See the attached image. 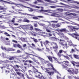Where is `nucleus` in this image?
<instances>
[{"instance_id": "nucleus-18", "label": "nucleus", "mask_w": 79, "mask_h": 79, "mask_svg": "<svg viewBox=\"0 0 79 79\" xmlns=\"http://www.w3.org/2000/svg\"><path fill=\"white\" fill-rule=\"evenodd\" d=\"M66 31V28H62L59 30V31H60V32H65Z\"/></svg>"}, {"instance_id": "nucleus-59", "label": "nucleus", "mask_w": 79, "mask_h": 79, "mask_svg": "<svg viewBox=\"0 0 79 79\" xmlns=\"http://www.w3.org/2000/svg\"><path fill=\"white\" fill-rule=\"evenodd\" d=\"M37 17H38L39 18H44V17L42 16H37Z\"/></svg>"}, {"instance_id": "nucleus-48", "label": "nucleus", "mask_w": 79, "mask_h": 79, "mask_svg": "<svg viewBox=\"0 0 79 79\" xmlns=\"http://www.w3.org/2000/svg\"><path fill=\"white\" fill-rule=\"evenodd\" d=\"M33 19H39L38 18L36 17H33L32 18Z\"/></svg>"}, {"instance_id": "nucleus-34", "label": "nucleus", "mask_w": 79, "mask_h": 79, "mask_svg": "<svg viewBox=\"0 0 79 79\" xmlns=\"http://www.w3.org/2000/svg\"><path fill=\"white\" fill-rule=\"evenodd\" d=\"M2 56L4 58H7V56H6V54H4V53H3V52L2 53Z\"/></svg>"}, {"instance_id": "nucleus-41", "label": "nucleus", "mask_w": 79, "mask_h": 79, "mask_svg": "<svg viewBox=\"0 0 79 79\" xmlns=\"http://www.w3.org/2000/svg\"><path fill=\"white\" fill-rule=\"evenodd\" d=\"M25 38H20V40H22V42H24V40H25Z\"/></svg>"}, {"instance_id": "nucleus-58", "label": "nucleus", "mask_w": 79, "mask_h": 79, "mask_svg": "<svg viewBox=\"0 0 79 79\" xmlns=\"http://www.w3.org/2000/svg\"><path fill=\"white\" fill-rule=\"evenodd\" d=\"M13 47H14L16 48V47H17V45L16 44H14L13 45Z\"/></svg>"}, {"instance_id": "nucleus-11", "label": "nucleus", "mask_w": 79, "mask_h": 79, "mask_svg": "<svg viewBox=\"0 0 79 79\" xmlns=\"http://www.w3.org/2000/svg\"><path fill=\"white\" fill-rule=\"evenodd\" d=\"M52 16H54L55 17H56L58 18V17H60V15H59L57 14L53 13L51 15Z\"/></svg>"}, {"instance_id": "nucleus-32", "label": "nucleus", "mask_w": 79, "mask_h": 79, "mask_svg": "<svg viewBox=\"0 0 79 79\" xmlns=\"http://www.w3.org/2000/svg\"><path fill=\"white\" fill-rule=\"evenodd\" d=\"M53 39H55L56 40V41H57V40L60 41H61V40H62L61 39L59 40V39H58L56 37H53Z\"/></svg>"}, {"instance_id": "nucleus-35", "label": "nucleus", "mask_w": 79, "mask_h": 79, "mask_svg": "<svg viewBox=\"0 0 79 79\" xmlns=\"http://www.w3.org/2000/svg\"><path fill=\"white\" fill-rule=\"evenodd\" d=\"M73 8H75V9H79V7L76 6H74Z\"/></svg>"}, {"instance_id": "nucleus-42", "label": "nucleus", "mask_w": 79, "mask_h": 79, "mask_svg": "<svg viewBox=\"0 0 79 79\" xmlns=\"http://www.w3.org/2000/svg\"><path fill=\"white\" fill-rule=\"evenodd\" d=\"M57 10L59 11H61V12L63 11V9H57Z\"/></svg>"}, {"instance_id": "nucleus-12", "label": "nucleus", "mask_w": 79, "mask_h": 79, "mask_svg": "<svg viewBox=\"0 0 79 79\" xmlns=\"http://www.w3.org/2000/svg\"><path fill=\"white\" fill-rule=\"evenodd\" d=\"M18 12L20 13L21 15H27V16H33V15L31 14H27V13H23L19 12Z\"/></svg>"}, {"instance_id": "nucleus-23", "label": "nucleus", "mask_w": 79, "mask_h": 79, "mask_svg": "<svg viewBox=\"0 0 79 79\" xmlns=\"http://www.w3.org/2000/svg\"><path fill=\"white\" fill-rule=\"evenodd\" d=\"M63 63H64V64H65L66 65H67V66H68V65L69 64V62L66 61H63Z\"/></svg>"}, {"instance_id": "nucleus-13", "label": "nucleus", "mask_w": 79, "mask_h": 79, "mask_svg": "<svg viewBox=\"0 0 79 79\" xmlns=\"http://www.w3.org/2000/svg\"><path fill=\"white\" fill-rule=\"evenodd\" d=\"M42 22H47V23H57L58 22V21H51L49 22L48 21H46L44 20H42Z\"/></svg>"}, {"instance_id": "nucleus-22", "label": "nucleus", "mask_w": 79, "mask_h": 79, "mask_svg": "<svg viewBox=\"0 0 79 79\" xmlns=\"http://www.w3.org/2000/svg\"><path fill=\"white\" fill-rule=\"evenodd\" d=\"M30 38L31 39H33V40L34 42H35V43H37V42H38V40H37L36 39H35L34 38H32V37H31Z\"/></svg>"}, {"instance_id": "nucleus-10", "label": "nucleus", "mask_w": 79, "mask_h": 79, "mask_svg": "<svg viewBox=\"0 0 79 79\" xmlns=\"http://www.w3.org/2000/svg\"><path fill=\"white\" fill-rule=\"evenodd\" d=\"M0 1H1L2 2H5L6 3H9V4H13L14 5H17L16 3H14L13 2H7L4 1H3V0H0Z\"/></svg>"}, {"instance_id": "nucleus-28", "label": "nucleus", "mask_w": 79, "mask_h": 79, "mask_svg": "<svg viewBox=\"0 0 79 79\" xmlns=\"http://www.w3.org/2000/svg\"><path fill=\"white\" fill-rule=\"evenodd\" d=\"M73 56L75 58H76V59H79V56L74 54Z\"/></svg>"}, {"instance_id": "nucleus-2", "label": "nucleus", "mask_w": 79, "mask_h": 79, "mask_svg": "<svg viewBox=\"0 0 79 79\" xmlns=\"http://www.w3.org/2000/svg\"><path fill=\"white\" fill-rule=\"evenodd\" d=\"M68 28L72 32H74L75 33H76V31H75L74 29H76V30H79V28H77L76 27H73L71 26H68Z\"/></svg>"}, {"instance_id": "nucleus-17", "label": "nucleus", "mask_w": 79, "mask_h": 79, "mask_svg": "<svg viewBox=\"0 0 79 79\" xmlns=\"http://www.w3.org/2000/svg\"><path fill=\"white\" fill-rule=\"evenodd\" d=\"M46 2H49V3H55V2H54L53 1H52L50 0H45Z\"/></svg>"}, {"instance_id": "nucleus-60", "label": "nucleus", "mask_w": 79, "mask_h": 79, "mask_svg": "<svg viewBox=\"0 0 79 79\" xmlns=\"http://www.w3.org/2000/svg\"><path fill=\"white\" fill-rule=\"evenodd\" d=\"M15 66H16V67L18 68V69H19V68H20L21 67L20 66H19V65H15Z\"/></svg>"}, {"instance_id": "nucleus-52", "label": "nucleus", "mask_w": 79, "mask_h": 79, "mask_svg": "<svg viewBox=\"0 0 79 79\" xmlns=\"http://www.w3.org/2000/svg\"><path fill=\"white\" fill-rule=\"evenodd\" d=\"M7 33L5 32V31H3L2 32V34H5V35H6L7 34Z\"/></svg>"}, {"instance_id": "nucleus-25", "label": "nucleus", "mask_w": 79, "mask_h": 79, "mask_svg": "<svg viewBox=\"0 0 79 79\" xmlns=\"http://www.w3.org/2000/svg\"><path fill=\"white\" fill-rule=\"evenodd\" d=\"M35 77H38L40 79H45L43 75L41 76V77H38V76H35Z\"/></svg>"}, {"instance_id": "nucleus-24", "label": "nucleus", "mask_w": 79, "mask_h": 79, "mask_svg": "<svg viewBox=\"0 0 79 79\" xmlns=\"http://www.w3.org/2000/svg\"><path fill=\"white\" fill-rule=\"evenodd\" d=\"M50 28L49 27H48L46 28V30L48 32H50L51 31L49 30Z\"/></svg>"}, {"instance_id": "nucleus-31", "label": "nucleus", "mask_w": 79, "mask_h": 79, "mask_svg": "<svg viewBox=\"0 0 79 79\" xmlns=\"http://www.w3.org/2000/svg\"><path fill=\"white\" fill-rule=\"evenodd\" d=\"M48 58L49 60H50V61H51V62H53V60H52V58L51 57L48 56Z\"/></svg>"}, {"instance_id": "nucleus-8", "label": "nucleus", "mask_w": 79, "mask_h": 79, "mask_svg": "<svg viewBox=\"0 0 79 79\" xmlns=\"http://www.w3.org/2000/svg\"><path fill=\"white\" fill-rule=\"evenodd\" d=\"M61 24L60 23H57L56 24H52L51 26L53 28H56V27H61Z\"/></svg>"}, {"instance_id": "nucleus-49", "label": "nucleus", "mask_w": 79, "mask_h": 79, "mask_svg": "<svg viewBox=\"0 0 79 79\" xmlns=\"http://www.w3.org/2000/svg\"><path fill=\"white\" fill-rule=\"evenodd\" d=\"M65 15H66L67 16H68V15H69L71 14H70H70H69V12H65Z\"/></svg>"}, {"instance_id": "nucleus-1", "label": "nucleus", "mask_w": 79, "mask_h": 79, "mask_svg": "<svg viewBox=\"0 0 79 79\" xmlns=\"http://www.w3.org/2000/svg\"><path fill=\"white\" fill-rule=\"evenodd\" d=\"M23 27H25V29H29V30H31V31H32V30H33V27L31 24H27V25H23L22 26V27H21L23 29H24V28Z\"/></svg>"}, {"instance_id": "nucleus-30", "label": "nucleus", "mask_w": 79, "mask_h": 79, "mask_svg": "<svg viewBox=\"0 0 79 79\" xmlns=\"http://www.w3.org/2000/svg\"><path fill=\"white\" fill-rule=\"evenodd\" d=\"M33 33L31 32V35H34V36H36V35H37L36 33L35 32H33Z\"/></svg>"}, {"instance_id": "nucleus-40", "label": "nucleus", "mask_w": 79, "mask_h": 79, "mask_svg": "<svg viewBox=\"0 0 79 79\" xmlns=\"http://www.w3.org/2000/svg\"><path fill=\"white\" fill-rule=\"evenodd\" d=\"M60 1L61 2H66V1H68V2H70V1H71V0H60Z\"/></svg>"}, {"instance_id": "nucleus-7", "label": "nucleus", "mask_w": 79, "mask_h": 79, "mask_svg": "<svg viewBox=\"0 0 79 79\" xmlns=\"http://www.w3.org/2000/svg\"><path fill=\"white\" fill-rule=\"evenodd\" d=\"M44 71L45 72H47L49 75H50L51 76H52V74H54V72H49V68H44Z\"/></svg>"}, {"instance_id": "nucleus-6", "label": "nucleus", "mask_w": 79, "mask_h": 79, "mask_svg": "<svg viewBox=\"0 0 79 79\" xmlns=\"http://www.w3.org/2000/svg\"><path fill=\"white\" fill-rule=\"evenodd\" d=\"M1 48L3 50H6V51H15V49H13L12 48H6L5 47H3V46H1Z\"/></svg>"}, {"instance_id": "nucleus-39", "label": "nucleus", "mask_w": 79, "mask_h": 79, "mask_svg": "<svg viewBox=\"0 0 79 79\" xmlns=\"http://www.w3.org/2000/svg\"><path fill=\"white\" fill-rule=\"evenodd\" d=\"M15 18H13V19L11 20V22L12 23H15Z\"/></svg>"}, {"instance_id": "nucleus-20", "label": "nucleus", "mask_w": 79, "mask_h": 79, "mask_svg": "<svg viewBox=\"0 0 79 79\" xmlns=\"http://www.w3.org/2000/svg\"><path fill=\"white\" fill-rule=\"evenodd\" d=\"M29 5H30V6H32V7H34V8H40V7L38 6H36L34 5H33L31 4H30Z\"/></svg>"}, {"instance_id": "nucleus-4", "label": "nucleus", "mask_w": 79, "mask_h": 79, "mask_svg": "<svg viewBox=\"0 0 79 79\" xmlns=\"http://www.w3.org/2000/svg\"><path fill=\"white\" fill-rule=\"evenodd\" d=\"M71 36L74 37L76 39H77L79 41V35L78 34L73 33V34H69Z\"/></svg>"}, {"instance_id": "nucleus-44", "label": "nucleus", "mask_w": 79, "mask_h": 79, "mask_svg": "<svg viewBox=\"0 0 79 79\" xmlns=\"http://www.w3.org/2000/svg\"><path fill=\"white\" fill-rule=\"evenodd\" d=\"M68 42H69V45H70V46H71V45H72L73 44V43H72V42H71V41L69 42L68 41Z\"/></svg>"}, {"instance_id": "nucleus-9", "label": "nucleus", "mask_w": 79, "mask_h": 79, "mask_svg": "<svg viewBox=\"0 0 79 79\" xmlns=\"http://www.w3.org/2000/svg\"><path fill=\"white\" fill-rule=\"evenodd\" d=\"M51 66L52 67V68L53 70L54 71V72H55V73H58V76H59H59H61V74L59 73H58V72L57 71V70H56V69H55V68H53V65L51 64Z\"/></svg>"}, {"instance_id": "nucleus-5", "label": "nucleus", "mask_w": 79, "mask_h": 79, "mask_svg": "<svg viewBox=\"0 0 79 79\" xmlns=\"http://www.w3.org/2000/svg\"><path fill=\"white\" fill-rule=\"evenodd\" d=\"M51 11H52V10H44L43 9H41V10H37V11L38 13H41L42 12H47V13H50Z\"/></svg>"}, {"instance_id": "nucleus-14", "label": "nucleus", "mask_w": 79, "mask_h": 79, "mask_svg": "<svg viewBox=\"0 0 79 79\" xmlns=\"http://www.w3.org/2000/svg\"><path fill=\"white\" fill-rule=\"evenodd\" d=\"M52 43L54 45L55 47H53V48L54 49H58V45H57V44L56 43L52 42Z\"/></svg>"}, {"instance_id": "nucleus-27", "label": "nucleus", "mask_w": 79, "mask_h": 79, "mask_svg": "<svg viewBox=\"0 0 79 79\" xmlns=\"http://www.w3.org/2000/svg\"><path fill=\"white\" fill-rule=\"evenodd\" d=\"M23 21L24 22H26V23H29V22H30L31 21L26 19H24Z\"/></svg>"}, {"instance_id": "nucleus-64", "label": "nucleus", "mask_w": 79, "mask_h": 79, "mask_svg": "<svg viewBox=\"0 0 79 79\" xmlns=\"http://www.w3.org/2000/svg\"><path fill=\"white\" fill-rule=\"evenodd\" d=\"M34 26L35 27H37V25L36 23H34Z\"/></svg>"}, {"instance_id": "nucleus-47", "label": "nucleus", "mask_w": 79, "mask_h": 79, "mask_svg": "<svg viewBox=\"0 0 79 79\" xmlns=\"http://www.w3.org/2000/svg\"><path fill=\"white\" fill-rule=\"evenodd\" d=\"M62 56H63L65 57V58H66L67 59H68V60H69V57H68L67 56H65L63 55H62Z\"/></svg>"}, {"instance_id": "nucleus-29", "label": "nucleus", "mask_w": 79, "mask_h": 79, "mask_svg": "<svg viewBox=\"0 0 79 79\" xmlns=\"http://www.w3.org/2000/svg\"><path fill=\"white\" fill-rule=\"evenodd\" d=\"M35 31H36V32H37L39 31V32H40L41 31H42V30L39 29V28H35Z\"/></svg>"}, {"instance_id": "nucleus-26", "label": "nucleus", "mask_w": 79, "mask_h": 79, "mask_svg": "<svg viewBox=\"0 0 79 79\" xmlns=\"http://www.w3.org/2000/svg\"><path fill=\"white\" fill-rule=\"evenodd\" d=\"M16 57V56H11L10 58H9L10 60H14L15 58Z\"/></svg>"}, {"instance_id": "nucleus-63", "label": "nucleus", "mask_w": 79, "mask_h": 79, "mask_svg": "<svg viewBox=\"0 0 79 79\" xmlns=\"http://www.w3.org/2000/svg\"><path fill=\"white\" fill-rule=\"evenodd\" d=\"M74 3H77V4L78 5H79V2L75 1L74 2Z\"/></svg>"}, {"instance_id": "nucleus-57", "label": "nucleus", "mask_w": 79, "mask_h": 79, "mask_svg": "<svg viewBox=\"0 0 79 79\" xmlns=\"http://www.w3.org/2000/svg\"><path fill=\"white\" fill-rule=\"evenodd\" d=\"M15 70L16 72H17H17H18V71H19L20 70L19 69H15Z\"/></svg>"}, {"instance_id": "nucleus-15", "label": "nucleus", "mask_w": 79, "mask_h": 79, "mask_svg": "<svg viewBox=\"0 0 79 79\" xmlns=\"http://www.w3.org/2000/svg\"><path fill=\"white\" fill-rule=\"evenodd\" d=\"M19 2H23V3H27V2H29L31 0H19Z\"/></svg>"}, {"instance_id": "nucleus-53", "label": "nucleus", "mask_w": 79, "mask_h": 79, "mask_svg": "<svg viewBox=\"0 0 79 79\" xmlns=\"http://www.w3.org/2000/svg\"><path fill=\"white\" fill-rule=\"evenodd\" d=\"M16 74H18V75L19 76H20V75H21V73H20L19 72H16Z\"/></svg>"}, {"instance_id": "nucleus-36", "label": "nucleus", "mask_w": 79, "mask_h": 79, "mask_svg": "<svg viewBox=\"0 0 79 79\" xmlns=\"http://www.w3.org/2000/svg\"><path fill=\"white\" fill-rule=\"evenodd\" d=\"M49 7L51 8H56V7H57V6H50Z\"/></svg>"}, {"instance_id": "nucleus-43", "label": "nucleus", "mask_w": 79, "mask_h": 79, "mask_svg": "<svg viewBox=\"0 0 79 79\" xmlns=\"http://www.w3.org/2000/svg\"><path fill=\"white\" fill-rule=\"evenodd\" d=\"M28 72L30 75H31V74H32V73L31 70H28Z\"/></svg>"}, {"instance_id": "nucleus-3", "label": "nucleus", "mask_w": 79, "mask_h": 79, "mask_svg": "<svg viewBox=\"0 0 79 79\" xmlns=\"http://www.w3.org/2000/svg\"><path fill=\"white\" fill-rule=\"evenodd\" d=\"M76 72H74V70L73 68H69V69H67L68 72L70 73L71 74H74V73L76 74L78 73V69H76Z\"/></svg>"}, {"instance_id": "nucleus-21", "label": "nucleus", "mask_w": 79, "mask_h": 79, "mask_svg": "<svg viewBox=\"0 0 79 79\" xmlns=\"http://www.w3.org/2000/svg\"><path fill=\"white\" fill-rule=\"evenodd\" d=\"M24 7H25V8H29L30 9L29 10V11H30L31 12H32V11H33L34 10V9H31V8L26 7L25 6H24Z\"/></svg>"}, {"instance_id": "nucleus-38", "label": "nucleus", "mask_w": 79, "mask_h": 79, "mask_svg": "<svg viewBox=\"0 0 79 79\" xmlns=\"http://www.w3.org/2000/svg\"><path fill=\"white\" fill-rule=\"evenodd\" d=\"M73 52H75V50L73 49H72L71 51L70 52L71 53H73Z\"/></svg>"}, {"instance_id": "nucleus-56", "label": "nucleus", "mask_w": 79, "mask_h": 79, "mask_svg": "<svg viewBox=\"0 0 79 79\" xmlns=\"http://www.w3.org/2000/svg\"><path fill=\"white\" fill-rule=\"evenodd\" d=\"M63 52V51L61 50H60L59 51V53H62V52Z\"/></svg>"}, {"instance_id": "nucleus-19", "label": "nucleus", "mask_w": 79, "mask_h": 79, "mask_svg": "<svg viewBox=\"0 0 79 79\" xmlns=\"http://www.w3.org/2000/svg\"><path fill=\"white\" fill-rule=\"evenodd\" d=\"M38 71H38V70H37L36 69H35L34 70V73H38L40 74H41V75H42V73H41L39 72H38Z\"/></svg>"}, {"instance_id": "nucleus-54", "label": "nucleus", "mask_w": 79, "mask_h": 79, "mask_svg": "<svg viewBox=\"0 0 79 79\" xmlns=\"http://www.w3.org/2000/svg\"><path fill=\"white\" fill-rule=\"evenodd\" d=\"M70 15H73V16H76V15H77L75 13H70Z\"/></svg>"}, {"instance_id": "nucleus-45", "label": "nucleus", "mask_w": 79, "mask_h": 79, "mask_svg": "<svg viewBox=\"0 0 79 79\" xmlns=\"http://www.w3.org/2000/svg\"><path fill=\"white\" fill-rule=\"evenodd\" d=\"M37 2H39V3H42V2H43V1H42V0H36Z\"/></svg>"}, {"instance_id": "nucleus-37", "label": "nucleus", "mask_w": 79, "mask_h": 79, "mask_svg": "<svg viewBox=\"0 0 79 79\" xmlns=\"http://www.w3.org/2000/svg\"><path fill=\"white\" fill-rule=\"evenodd\" d=\"M72 24H74V25H76V26H77L79 27V24L75 23L74 22H73Z\"/></svg>"}, {"instance_id": "nucleus-16", "label": "nucleus", "mask_w": 79, "mask_h": 79, "mask_svg": "<svg viewBox=\"0 0 79 79\" xmlns=\"http://www.w3.org/2000/svg\"><path fill=\"white\" fill-rule=\"evenodd\" d=\"M71 63L74 66H75V64H79V62H75L74 61H72Z\"/></svg>"}, {"instance_id": "nucleus-55", "label": "nucleus", "mask_w": 79, "mask_h": 79, "mask_svg": "<svg viewBox=\"0 0 79 79\" xmlns=\"http://www.w3.org/2000/svg\"><path fill=\"white\" fill-rule=\"evenodd\" d=\"M62 66H63V68H64L65 69H66V68H67V67H66V66H64V64L62 65Z\"/></svg>"}, {"instance_id": "nucleus-50", "label": "nucleus", "mask_w": 79, "mask_h": 79, "mask_svg": "<svg viewBox=\"0 0 79 79\" xmlns=\"http://www.w3.org/2000/svg\"><path fill=\"white\" fill-rule=\"evenodd\" d=\"M57 55L58 56H59V57H61V55L60 54V53L59 52H58Z\"/></svg>"}, {"instance_id": "nucleus-62", "label": "nucleus", "mask_w": 79, "mask_h": 79, "mask_svg": "<svg viewBox=\"0 0 79 79\" xmlns=\"http://www.w3.org/2000/svg\"><path fill=\"white\" fill-rule=\"evenodd\" d=\"M24 42H27V38H25V40H24Z\"/></svg>"}, {"instance_id": "nucleus-61", "label": "nucleus", "mask_w": 79, "mask_h": 79, "mask_svg": "<svg viewBox=\"0 0 79 79\" xmlns=\"http://www.w3.org/2000/svg\"><path fill=\"white\" fill-rule=\"evenodd\" d=\"M27 61L29 63H32V61H31V60H28Z\"/></svg>"}, {"instance_id": "nucleus-46", "label": "nucleus", "mask_w": 79, "mask_h": 79, "mask_svg": "<svg viewBox=\"0 0 79 79\" xmlns=\"http://www.w3.org/2000/svg\"><path fill=\"white\" fill-rule=\"evenodd\" d=\"M4 10V8L3 7L0 6V10Z\"/></svg>"}, {"instance_id": "nucleus-33", "label": "nucleus", "mask_w": 79, "mask_h": 79, "mask_svg": "<svg viewBox=\"0 0 79 79\" xmlns=\"http://www.w3.org/2000/svg\"><path fill=\"white\" fill-rule=\"evenodd\" d=\"M32 55L33 56H35L36 57H37L38 58V59H39V60H44V59H42V58H41V57H40L39 56H37L35 55Z\"/></svg>"}, {"instance_id": "nucleus-51", "label": "nucleus", "mask_w": 79, "mask_h": 79, "mask_svg": "<svg viewBox=\"0 0 79 79\" xmlns=\"http://www.w3.org/2000/svg\"><path fill=\"white\" fill-rule=\"evenodd\" d=\"M45 42L47 44V45L48 44H50V42H49L48 41L46 40L45 41Z\"/></svg>"}]
</instances>
